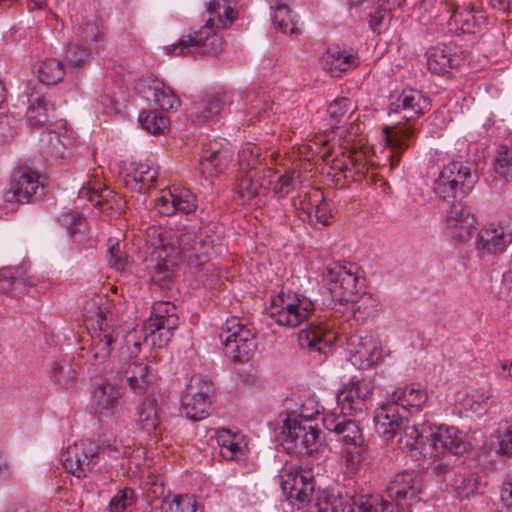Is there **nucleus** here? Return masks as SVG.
I'll use <instances>...</instances> for the list:
<instances>
[{"mask_svg":"<svg viewBox=\"0 0 512 512\" xmlns=\"http://www.w3.org/2000/svg\"><path fill=\"white\" fill-rule=\"evenodd\" d=\"M237 0H210L209 17L204 26L195 30L169 46L167 52L172 56H188L202 54L217 56L223 49L220 29H226L238 18Z\"/></svg>","mask_w":512,"mask_h":512,"instance_id":"1","label":"nucleus"},{"mask_svg":"<svg viewBox=\"0 0 512 512\" xmlns=\"http://www.w3.org/2000/svg\"><path fill=\"white\" fill-rule=\"evenodd\" d=\"M431 109V100L422 91L413 88L391 91L388 96L389 118L400 114V120L386 125V148L390 149V165L399 162L400 153L408 147V139L414 130L408 122L424 115Z\"/></svg>","mask_w":512,"mask_h":512,"instance_id":"2","label":"nucleus"},{"mask_svg":"<svg viewBox=\"0 0 512 512\" xmlns=\"http://www.w3.org/2000/svg\"><path fill=\"white\" fill-rule=\"evenodd\" d=\"M396 446L407 452L414 460L436 457L446 451L462 455L469 448V444L464 440V434L458 428L437 427L425 423L407 427L405 437L400 436Z\"/></svg>","mask_w":512,"mask_h":512,"instance_id":"3","label":"nucleus"},{"mask_svg":"<svg viewBox=\"0 0 512 512\" xmlns=\"http://www.w3.org/2000/svg\"><path fill=\"white\" fill-rule=\"evenodd\" d=\"M133 440L129 437L125 441L114 439L113 447L111 444H102L98 447L91 441L76 442L68 446L61 453V462L65 470L77 478L86 477L97 463L100 450L107 452L111 457L117 458L119 455L128 456L131 452Z\"/></svg>","mask_w":512,"mask_h":512,"instance_id":"4","label":"nucleus"},{"mask_svg":"<svg viewBox=\"0 0 512 512\" xmlns=\"http://www.w3.org/2000/svg\"><path fill=\"white\" fill-rule=\"evenodd\" d=\"M427 398L426 390L413 385L393 392L392 401L386 402V442L397 447V439L405 437L407 427L414 425L410 424L408 407L421 408Z\"/></svg>","mask_w":512,"mask_h":512,"instance_id":"5","label":"nucleus"},{"mask_svg":"<svg viewBox=\"0 0 512 512\" xmlns=\"http://www.w3.org/2000/svg\"><path fill=\"white\" fill-rule=\"evenodd\" d=\"M123 330L118 321L103 322L100 326L92 327L89 338L83 341L81 346V358L86 363L98 365L106 362L111 356L122 357L125 354Z\"/></svg>","mask_w":512,"mask_h":512,"instance_id":"6","label":"nucleus"},{"mask_svg":"<svg viewBox=\"0 0 512 512\" xmlns=\"http://www.w3.org/2000/svg\"><path fill=\"white\" fill-rule=\"evenodd\" d=\"M477 181L478 175L473 163L451 161L440 170L433 191L443 200L461 199L473 190Z\"/></svg>","mask_w":512,"mask_h":512,"instance_id":"7","label":"nucleus"},{"mask_svg":"<svg viewBox=\"0 0 512 512\" xmlns=\"http://www.w3.org/2000/svg\"><path fill=\"white\" fill-rule=\"evenodd\" d=\"M220 338L224 354L232 362L249 361L256 349L253 327L235 316L223 324Z\"/></svg>","mask_w":512,"mask_h":512,"instance_id":"8","label":"nucleus"},{"mask_svg":"<svg viewBox=\"0 0 512 512\" xmlns=\"http://www.w3.org/2000/svg\"><path fill=\"white\" fill-rule=\"evenodd\" d=\"M314 311L313 302L304 295L283 292L273 300L271 317L280 326L297 327Z\"/></svg>","mask_w":512,"mask_h":512,"instance_id":"9","label":"nucleus"},{"mask_svg":"<svg viewBox=\"0 0 512 512\" xmlns=\"http://www.w3.org/2000/svg\"><path fill=\"white\" fill-rule=\"evenodd\" d=\"M283 434L285 441L292 444L289 448L300 454L310 455L323 447L321 431L302 415L290 414L284 422Z\"/></svg>","mask_w":512,"mask_h":512,"instance_id":"10","label":"nucleus"},{"mask_svg":"<svg viewBox=\"0 0 512 512\" xmlns=\"http://www.w3.org/2000/svg\"><path fill=\"white\" fill-rule=\"evenodd\" d=\"M146 233L147 242L153 248L151 259L155 262L151 279L154 283L161 285L171 280L178 252L173 244L167 242V231L161 232L159 228L151 226Z\"/></svg>","mask_w":512,"mask_h":512,"instance_id":"11","label":"nucleus"},{"mask_svg":"<svg viewBox=\"0 0 512 512\" xmlns=\"http://www.w3.org/2000/svg\"><path fill=\"white\" fill-rule=\"evenodd\" d=\"M91 407L101 422L118 418L123 411L121 388L104 381L97 384L92 391Z\"/></svg>","mask_w":512,"mask_h":512,"instance_id":"12","label":"nucleus"},{"mask_svg":"<svg viewBox=\"0 0 512 512\" xmlns=\"http://www.w3.org/2000/svg\"><path fill=\"white\" fill-rule=\"evenodd\" d=\"M323 282L329 290L332 299L336 301H351L354 312L360 309L352 299L356 289L357 277L351 270V267L347 268L338 263L328 265L323 274Z\"/></svg>","mask_w":512,"mask_h":512,"instance_id":"13","label":"nucleus"},{"mask_svg":"<svg viewBox=\"0 0 512 512\" xmlns=\"http://www.w3.org/2000/svg\"><path fill=\"white\" fill-rule=\"evenodd\" d=\"M179 326L176 306L169 301H158L152 306L149 319L144 324L147 334L154 336L158 332L159 345L166 344Z\"/></svg>","mask_w":512,"mask_h":512,"instance_id":"14","label":"nucleus"},{"mask_svg":"<svg viewBox=\"0 0 512 512\" xmlns=\"http://www.w3.org/2000/svg\"><path fill=\"white\" fill-rule=\"evenodd\" d=\"M338 339L334 326L328 322L310 324L298 333V343L309 353L327 354Z\"/></svg>","mask_w":512,"mask_h":512,"instance_id":"15","label":"nucleus"},{"mask_svg":"<svg viewBox=\"0 0 512 512\" xmlns=\"http://www.w3.org/2000/svg\"><path fill=\"white\" fill-rule=\"evenodd\" d=\"M445 228L456 242H466L476 228V218L470 207L462 201H455L447 210Z\"/></svg>","mask_w":512,"mask_h":512,"instance_id":"16","label":"nucleus"},{"mask_svg":"<svg viewBox=\"0 0 512 512\" xmlns=\"http://www.w3.org/2000/svg\"><path fill=\"white\" fill-rule=\"evenodd\" d=\"M281 487L286 497L299 505L309 503L315 489L311 472L299 469L284 471L281 475Z\"/></svg>","mask_w":512,"mask_h":512,"instance_id":"17","label":"nucleus"},{"mask_svg":"<svg viewBox=\"0 0 512 512\" xmlns=\"http://www.w3.org/2000/svg\"><path fill=\"white\" fill-rule=\"evenodd\" d=\"M155 208L165 216L176 213L189 214L197 208L196 196L187 189L166 188L161 190L157 197Z\"/></svg>","mask_w":512,"mask_h":512,"instance_id":"18","label":"nucleus"},{"mask_svg":"<svg viewBox=\"0 0 512 512\" xmlns=\"http://www.w3.org/2000/svg\"><path fill=\"white\" fill-rule=\"evenodd\" d=\"M39 177L35 172L20 168L4 194L7 202L28 203L34 196L42 195Z\"/></svg>","mask_w":512,"mask_h":512,"instance_id":"19","label":"nucleus"},{"mask_svg":"<svg viewBox=\"0 0 512 512\" xmlns=\"http://www.w3.org/2000/svg\"><path fill=\"white\" fill-rule=\"evenodd\" d=\"M371 394V387L365 380L352 378L337 395L338 405L344 416H352L362 412L366 399Z\"/></svg>","mask_w":512,"mask_h":512,"instance_id":"20","label":"nucleus"},{"mask_svg":"<svg viewBox=\"0 0 512 512\" xmlns=\"http://www.w3.org/2000/svg\"><path fill=\"white\" fill-rule=\"evenodd\" d=\"M391 503L386 500V512H400L408 499L414 498L417 493L416 481L411 473L397 474L386 488Z\"/></svg>","mask_w":512,"mask_h":512,"instance_id":"21","label":"nucleus"},{"mask_svg":"<svg viewBox=\"0 0 512 512\" xmlns=\"http://www.w3.org/2000/svg\"><path fill=\"white\" fill-rule=\"evenodd\" d=\"M349 345V361L358 369H368L382 361V345L371 337L360 338L357 343L352 341Z\"/></svg>","mask_w":512,"mask_h":512,"instance_id":"22","label":"nucleus"},{"mask_svg":"<svg viewBox=\"0 0 512 512\" xmlns=\"http://www.w3.org/2000/svg\"><path fill=\"white\" fill-rule=\"evenodd\" d=\"M158 168L150 161L131 162L124 177L125 186L138 193H146L155 186Z\"/></svg>","mask_w":512,"mask_h":512,"instance_id":"23","label":"nucleus"},{"mask_svg":"<svg viewBox=\"0 0 512 512\" xmlns=\"http://www.w3.org/2000/svg\"><path fill=\"white\" fill-rule=\"evenodd\" d=\"M335 174L341 173L347 181H359L364 176L365 158L359 149H344L330 161Z\"/></svg>","mask_w":512,"mask_h":512,"instance_id":"24","label":"nucleus"},{"mask_svg":"<svg viewBox=\"0 0 512 512\" xmlns=\"http://www.w3.org/2000/svg\"><path fill=\"white\" fill-rule=\"evenodd\" d=\"M178 247L176 251L188 262L189 265L201 266L208 261V253L211 249L210 243L198 239L193 231H186L177 238Z\"/></svg>","mask_w":512,"mask_h":512,"instance_id":"25","label":"nucleus"},{"mask_svg":"<svg viewBox=\"0 0 512 512\" xmlns=\"http://www.w3.org/2000/svg\"><path fill=\"white\" fill-rule=\"evenodd\" d=\"M294 205L307 215L310 222H313L314 217L315 223H319L322 226L328 225L333 217L332 211L320 189H314L305 193L299 198L298 202L295 201Z\"/></svg>","mask_w":512,"mask_h":512,"instance_id":"26","label":"nucleus"},{"mask_svg":"<svg viewBox=\"0 0 512 512\" xmlns=\"http://www.w3.org/2000/svg\"><path fill=\"white\" fill-rule=\"evenodd\" d=\"M232 161L228 146L218 147L215 143L206 149L199 160V171L205 179H212L223 173Z\"/></svg>","mask_w":512,"mask_h":512,"instance_id":"27","label":"nucleus"},{"mask_svg":"<svg viewBox=\"0 0 512 512\" xmlns=\"http://www.w3.org/2000/svg\"><path fill=\"white\" fill-rule=\"evenodd\" d=\"M360 63L356 52L339 46L329 47L322 55V67L333 77H339L344 72L356 68Z\"/></svg>","mask_w":512,"mask_h":512,"instance_id":"28","label":"nucleus"},{"mask_svg":"<svg viewBox=\"0 0 512 512\" xmlns=\"http://www.w3.org/2000/svg\"><path fill=\"white\" fill-rule=\"evenodd\" d=\"M512 242V233L507 227L491 224L482 229L476 238V248L489 254L502 253Z\"/></svg>","mask_w":512,"mask_h":512,"instance_id":"29","label":"nucleus"},{"mask_svg":"<svg viewBox=\"0 0 512 512\" xmlns=\"http://www.w3.org/2000/svg\"><path fill=\"white\" fill-rule=\"evenodd\" d=\"M137 424L148 435L158 437L162 433L163 404L154 396H149L138 408Z\"/></svg>","mask_w":512,"mask_h":512,"instance_id":"30","label":"nucleus"},{"mask_svg":"<svg viewBox=\"0 0 512 512\" xmlns=\"http://www.w3.org/2000/svg\"><path fill=\"white\" fill-rule=\"evenodd\" d=\"M266 189V181L263 174L256 176L250 171L239 173V182L234 189V200L241 205H258L260 189Z\"/></svg>","mask_w":512,"mask_h":512,"instance_id":"31","label":"nucleus"},{"mask_svg":"<svg viewBox=\"0 0 512 512\" xmlns=\"http://www.w3.org/2000/svg\"><path fill=\"white\" fill-rule=\"evenodd\" d=\"M456 65H458V57L456 46L453 44H440L427 52V67L433 74L444 75Z\"/></svg>","mask_w":512,"mask_h":512,"instance_id":"32","label":"nucleus"},{"mask_svg":"<svg viewBox=\"0 0 512 512\" xmlns=\"http://www.w3.org/2000/svg\"><path fill=\"white\" fill-rule=\"evenodd\" d=\"M216 441L220 447L221 456L226 460H237L248 451L245 437L232 433L228 429H219L216 433Z\"/></svg>","mask_w":512,"mask_h":512,"instance_id":"33","label":"nucleus"},{"mask_svg":"<svg viewBox=\"0 0 512 512\" xmlns=\"http://www.w3.org/2000/svg\"><path fill=\"white\" fill-rule=\"evenodd\" d=\"M263 179L268 180V185L271 187L272 192L284 198L293 192L301 183L300 172L296 169H288L282 175L277 176V173L272 169L263 171Z\"/></svg>","mask_w":512,"mask_h":512,"instance_id":"34","label":"nucleus"},{"mask_svg":"<svg viewBox=\"0 0 512 512\" xmlns=\"http://www.w3.org/2000/svg\"><path fill=\"white\" fill-rule=\"evenodd\" d=\"M55 118V107L46 96L35 97L33 94L29 97V107L27 110V119L32 127H41L51 122Z\"/></svg>","mask_w":512,"mask_h":512,"instance_id":"35","label":"nucleus"},{"mask_svg":"<svg viewBox=\"0 0 512 512\" xmlns=\"http://www.w3.org/2000/svg\"><path fill=\"white\" fill-rule=\"evenodd\" d=\"M452 20L462 33L475 34L482 30L486 23V18L482 11L476 10L472 4H467L458 8L452 15Z\"/></svg>","mask_w":512,"mask_h":512,"instance_id":"36","label":"nucleus"},{"mask_svg":"<svg viewBox=\"0 0 512 512\" xmlns=\"http://www.w3.org/2000/svg\"><path fill=\"white\" fill-rule=\"evenodd\" d=\"M318 512H353L354 499L348 494L342 495L333 491H322L316 500Z\"/></svg>","mask_w":512,"mask_h":512,"instance_id":"37","label":"nucleus"},{"mask_svg":"<svg viewBox=\"0 0 512 512\" xmlns=\"http://www.w3.org/2000/svg\"><path fill=\"white\" fill-rule=\"evenodd\" d=\"M147 88L151 93V96H148V99L153 101L155 107H158L163 111H169L176 110L180 106L179 98L174 94L171 88L165 85L162 81L153 79L149 81Z\"/></svg>","mask_w":512,"mask_h":512,"instance_id":"38","label":"nucleus"},{"mask_svg":"<svg viewBox=\"0 0 512 512\" xmlns=\"http://www.w3.org/2000/svg\"><path fill=\"white\" fill-rule=\"evenodd\" d=\"M210 405L207 392L188 393L182 398V410L185 416L193 421L206 418Z\"/></svg>","mask_w":512,"mask_h":512,"instance_id":"39","label":"nucleus"},{"mask_svg":"<svg viewBox=\"0 0 512 512\" xmlns=\"http://www.w3.org/2000/svg\"><path fill=\"white\" fill-rule=\"evenodd\" d=\"M108 188L104 185L98 173H93L89 176V180L80 189L78 197L86 199L92 205L102 208L107 202L108 194H111Z\"/></svg>","mask_w":512,"mask_h":512,"instance_id":"40","label":"nucleus"},{"mask_svg":"<svg viewBox=\"0 0 512 512\" xmlns=\"http://www.w3.org/2000/svg\"><path fill=\"white\" fill-rule=\"evenodd\" d=\"M225 104V95H210L201 103L194 104L190 112V118L194 122H203L213 115L218 114Z\"/></svg>","mask_w":512,"mask_h":512,"instance_id":"41","label":"nucleus"},{"mask_svg":"<svg viewBox=\"0 0 512 512\" xmlns=\"http://www.w3.org/2000/svg\"><path fill=\"white\" fill-rule=\"evenodd\" d=\"M491 397L492 394L489 387L478 388L466 394L461 400L460 405L467 412L483 415L490 406Z\"/></svg>","mask_w":512,"mask_h":512,"instance_id":"42","label":"nucleus"},{"mask_svg":"<svg viewBox=\"0 0 512 512\" xmlns=\"http://www.w3.org/2000/svg\"><path fill=\"white\" fill-rule=\"evenodd\" d=\"M355 106L348 98L333 101L327 109L329 123L332 129H340L343 124L353 118Z\"/></svg>","mask_w":512,"mask_h":512,"instance_id":"43","label":"nucleus"},{"mask_svg":"<svg viewBox=\"0 0 512 512\" xmlns=\"http://www.w3.org/2000/svg\"><path fill=\"white\" fill-rule=\"evenodd\" d=\"M51 377L61 387L70 389L77 382L78 371L70 361H56L51 367Z\"/></svg>","mask_w":512,"mask_h":512,"instance_id":"44","label":"nucleus"},{"mask_svg":"<svg viewBox=\"0 0 512 512\" xmlns=\"http://www.w3.org/2000/svg\"><path fill=\"white\" fill-rule=\"evenodd\" d=\"M102 299L100 297H93L86 301L83 306L84 317L86 319L95 320L96 326H100V321L114 322L117 321L115 313L111 310L110 306H101Z\"/></svg>","mask_w":512,"mask_h":512,"instance_id":"45","label":"nucleus"},{"mask_svg":"<svg viewBox=\"0 0 512 512\" xmlns=\"http://www.w3.org/2000/svg\"><path fill=\"white\" fill-rule=\"evenodd\" d=\"M64 75L63 64L54 58L43 61L38 69L39 81L46 85H56L63 80Z\"/></svg>","mask_w":512,"mask_h":512,"instance_id":"46","label":"nucleus"},{"mask_svg":"<svg viewBox=\"0 0 512 512\" xmlns=\"http://www.w3.org/2000/svg\"><path fill=\"white\" fill-rule=\"evenodd\" d=\"M272 20L276 29L283 34H297L299 29L295 16L292 15L291 10L282 4H277L274 8Z\"/></svg>","mask_w":512,"mask_h":512,"instance_id":"47","label":"nucleus"},{"mask_svg":"<svg viewBox=\"0 0 512 512\" xmlns=\"http://www.w3.org/2000/svg\"><path fill=\"white\" fill-rule=\"evenodd\" d=\"M139 122L143 129L151 134H162L169 127V119L156 111H142L139 114Z\"/></svg>","mask_w":512,"mask_h":512,"instance_id":"48","label":"nucleus"},{"mask_svg":"<svg viewBox=\"0 0 512 512\" xmlns=\"http://www.w3.org/2000/svg\"><path fill=\"white\" fill-rule=\"evenodd\" d=\"M126 379L133 390L142 389L150 382L149 366L144 362L133 361L125 371Z\"/></svg>","mask_w":512,"mask_h":512,"instance_id":"49","label":"nucleus"},{"mask_svg":"<svg viewBox=\"0 0 512 512\" xmlns=\"http://www.w3.org/2000/svg\"><path fill=\"white\" fill-rule=\"evenodd\" d=\"M479 477L474 474L455 476L451 486L456 496L463 500L475 495L479 487Z\"/></svg>","mask_w":512,"mask_h":512,"instance_id":"50","label":"nucleus"},{"mask_svg":"<svg viewBox=\"0 0 512 512\" xmlns=\"http://www.w3.org/2000/svg\"><path fill=\"white\" fill-rule=\"evenodd\" d=\"M365 449L361 446H350L342 450L341 459L345 468L346 474H356L363 461V454Z\"/></svg>","mask_w":512,"mask_h":512,"instance_id":"51","label":"nucleus"},{"mask_svg":"<svg viewBox=\"0 0 512 512\" xmlns=\"http://www.w3.org/2000/svg\"><path fill=\"white\" fill-rule=\"evenodd\" d=\"M161 512H196V500L188 495L164 499L160 505Z\"/></svg>","mask_w":512,"mask_h":512,"instance_id":"52","label":"nucleus"},{"mask_svg":"<svg viewBox=\"0 0 512 512\" xmlns=\"http://www.w3.org/2000/svg\"><path fill=\"white\" fill-rule=\"evenodd\" d=\"M338 135L343 138L344 149H359L362 146V138L360 137L362 128L361 124L357 123V119H353L348 128L341 126Z\"/></svg>","mask_w":512,"mask_h":512,"instance_id":"53","label":"nucleus"},{"mask_svg":"<svg viewBox=\"0 0 512 512\" xmlns=\"http://www.w3.org/2000/svg\"><path fill=\"white\" fill-rule=\"evenodd\" d=\"M337 435L341 436V440L347 447L361 446L363 444V437L359 426L351 419L342 421L341 428Z\"/></svg>","mask_w":512,"mask_h":512,"instance_id":"54","label":"nucleus"},{"mask_svg":"<svg viewBox=\"0 0 512 512\" xmlns=\"http://www.w3.org/2000/svg\"><path fill=\"white\" fill-rule=\"evenodd\" d=\"M495 171L506 179H512V146L501 148L496 160Z\"/></svg>","mask_w":512,"mask_h":512,"instance_id":"55","label":"nucleus"},{"mask_svg":"<svg viewBox=\"0 0 512 512\" xmlns=\"http://www.w3.org/2000/svg\"><path fill=\"white\" fill-rule=\"evenodd\" d=\"M88 58L89 52L85 48L77 44H71L68 46L66 59L71 68L79 70L86 64Z\"/></svg>","mask_w":512,"mask_h":512,"instance_id":"56","label":"nucleus"},{"mask_svg":"<svg viewBox=\"0 0 512 512\" xmlns=\"http://www.w3.org/2000/svg\"><path fill=\"white\" fill-rule=\"evenodd\" d=\"M134 503V491L131 488L120 490L110 501L111 512H124Z\"/></svg>","mask_w":512,"mask_h":512,"instance_id":"57","label":"nucleus"},{"mask_svg":"<svg viewBox=\"0 0 512 512\" xmlns=\"http://www.w3.org/2000/svg\"><path fill=\"white\" fill-rule=\"evenodd\" d=\"M258 148L247 144L239 152V164L241 170L245 172V169L253 167L258 161Z\"/></svg>","mask_w":512,"mask_h":512,"instance_id":"58","label":"nucleus"},{"mask_svg":"<svg viewBox=\"0 0 512 512\" xmlns=\"http://www.w3.org/2000/svg\"><path fill=\"white\" fill-rule=\"evenodd\" d=\"M384 19V3L378 0L377 6H375L368 13V22L371 30L377 35L382 33V21Z\"/></svg>","mask_w":512,"mask_h":512,"instance_id":"59","label":"nucleus"},{"mask_svg":"<svg viewBox=\"0 0 512 512\" xmlns=\"http://www.w3.org/2000/svg\"><path fill=\"white\" fill-rule=\"evenodd\" d=\"M126 257L118 243L111 245L108 250V262L112 268L123 270L126 265Z\"/></svg>","mask_w":512,"mask_h":512,"instance_id":"60","label":"nucleus"},{"mask_svg":"<svg viewBox=\"0 0 512 512\" xmlns=\"http://www.w3.org/2000/svg\"><path fill=\"white\" fill-rule=\"evenodd\" d=\"M48 152L52 157H60L64 153V146L61 142L60 135L49 133Z\"/></svg>","mask_w":512,"mask_h":512,"instance_id":"61","label":"nucleus"},{"mask_svg":"<svg viewBox=\"0 0 512 512\" xmlns=\"http://www.w3.org/2000/svg\"><path fill=\"white\" fill-rule=\"evenodd\" d=\"M345 419L346 418L344 416L329 414L323 418V425L327 430L336 434L339 432L342 421H345Z\"/></svg>","mask_w":512,"mask_h":512,"instance_id":"62","label":"nucleus"},{"mask_svg":"<svg viewBox=\"0 0 512 512\" xmlns=\"http://www.w3.org/2000/svg\"><path fill=\"white\" fill-rule=\"evenodd\" d=\"M432 472L439 478L440 481H446L447 476L451 472V465L443 460H435L432 465Z\"/></svg>","mask_w":512,"mask_h":512,"instance_id":"63","label":"nucleus"},{"mask_svg":"<svg viewBox=\"0 0 512 512\" xmlns=\"http://www.w3.org/2000/svg\"><path fill=\"white\" fill-rule=\"evenodd\" d=\"M501 500L507 507L512 506V474L504 482L501 489Z\"/></svg>","mask_w":512,"mask_h":512,"instance_id":"64","label":"nucleus"}]
</instances>
